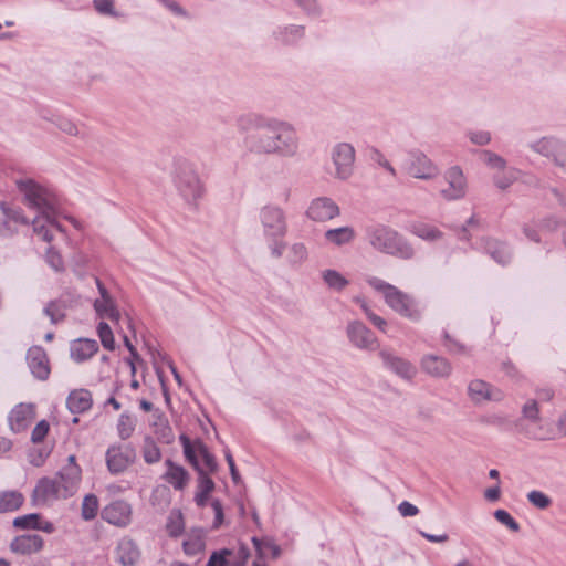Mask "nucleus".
Returning <instances> with one entry per match:
<instances>
[{"instance_id": "obj_16", "label": "nucleus", "mask_w": 566, "mask_h": 566, "mask_svg": "<svg viewBox=\"0 0 566 566\" xmlns=\"http://www.w3.org/2000/svg\"><path fill=\"white\" fill-rule=\"evenodd\" d=\"M468 397L474 405H482L489 401H501L504 394L482 379H473L468 384Z\"/></svg>"}, {"instance_id": "obj_11", "label": "nucleus", "mask_w": 566, "mask_h": 566, "mask_svg": "<svg viewBox=\"0 0 566 566\" xmlns=\"http://www.w3.org/2000/svg\"><path fill=\"white\" fill-rule=\"evenodd\" d=\"M406 170L411 177L421 180H432L439 175L438 166L421 151L410 153Z\"/></svg>"}, {"instance_id": "obj_25", "label": "nucleus", "mask_w": 566, "mask_h": 566, "mask_svg": "<svg viewBox=\"0 0 566 566\" xmlns=\"http://www.w3.org/2000/svg\"><path fill=\"white\" fill-rule=\"evenodd\" d=\"M33 231L43 241L51 242L54 238V231H62L61 226L54 218V212L40 213L32 221Z\"/></svg>"}, {"instance_id": "obj_59", "label": "nucleus", "mask_w": 566, "mask_h": 566, "mask_svg": "<svg viewBox=\"0 0 566 566\" xmlns=\"http://www.w3.org/2000/svg\"><path fill=\"white\" fill-rule=\"evenodd\" d=\"M94 7L102 14L115 15L113 0H94Z\"/></svg>"}, {"instance_id": "obj_55", "label": "nucleus", "mask_w": 566, "mask_h": 566, "mask_svg": "<svg viewBox=\"0 0 566 566\" xmlns=\"http://www.w3.org/2000/svg\"><path fill=\"white\" fill-rule=\"evenodd\" d=\"M230 555H231V551L227 549V548L221 549V551H216L210 555L207 566H227V564H228L227 557Z\"/></svg>"}, {"instance_id": "obj_2", "label": "nucleus", "mask_w": 566, "mask_h": 566, "mask_svg": "<svg viewBox=\"0 0 566 566\" xmlns=\"http://www.w3.org/2000/svg\"><path fill=\"white\" fill-rule=\"evenodd\" d=\"M368 243L378 252L389 254L402 260L415 256V249L408 240L395 229L379 224L366 231Z\"/></svg>"}, {"instance_id": "obj_24", "label": "nucleus", "mask_w": 566, "mask_h": 566, "mask_svg": "<svg viewBox=\"0 0 566 566\" xmlns=\"http://www.w3.org/2000/svg\"><path fill=\"white\" fill-rule=\"evenodd\" d=\"M44 541L38 534H24L17 536L10 543V548L13 553L20 555H31L40 552L43 548Z\"/></svg>"}, {"instance_id": "obj_51", "label": "nucleus", "mask_w": 566, "mask_h": 566, "mask_svg": "<svg viewBox=\"0 0 566 566\" xmlns=\"http://www.w3.org/2000/svg\"><path fill=\"white\" fill-rule=\"evenodd\" d=\"M520 175V170L512 168L504 175L494 176L493 181L497 188L504 190L509 188L518 178Z\"/></svg>"}, {"instance_id": "obj_13", "label": "nucleus", "mask_w": 566, "mask_h": 566, "mask_svg": "<svg viewBox=\"0 0 566 566\" xmlns=\"http://www.w3.org/2000/svg\"><path fill=\"white\" fill-rule=\"evenodd\" d=\"M346 334L350 344L363 350H375L378 340L375 334L361 322L352 321L347 324Z\"/></svg>"}, {"instance_id": "obj_33", "label": "nucleus", "mask_w": 566, "mask_h": 566, "mask_svg": "<svg viewBox=\"0 0 566 566\" xmlns=\"http://www.w3.org/2000/svg\"><path fill=\"white\" fill-rule=\"evenodd\" d=\"M206 532L203 528H192L187 538L182 543V548L186 555L196 556L205 549Z\"/></svg>"}, {"instance_id": "obj_10", "label": "nucleus", "mask_w": 566, "mask_h": 566, "mask_svg": "<svg viewBox=\"0 0 566 566\" xmlns=\"http://www.w3.org/2000/svg\"><path fill=\"white\" fill-rule=\"evenodd\" d=\"M340 208L334 199L327 196L313 198L305 210V216L313 222L324 223L337 218Z\"/></svg>"}, {"instance_id": "obj_40", "label": "nucleus", "mask_w": 566, "mask_h": 566, "mask_svg": "<svg viewBox=\"0 0 566 566\" xmlns=\"http://www.w3.org/2000/svg\"><path fill=\"white\" fill-rule=\"evenodd\" d=\"M322 277L329 289L337 292L343 291L349 284V281L336 270L323 271Z\"/></svg>"}, {"instance_id": "obj_28", "label": "nucleus", "mask_w": 566, "mask_h": 566, "mask_svg": "<svg viewBox=\"0 0 566 566\" xmlns=\"http://www.w3.org/2000/svg\"><path fill=\"white\" fill-rule=\"evenodd\" d=\"M483 249L496 263L506 265L512 259V251L507 243L488 238L483 241Z\"/></svg>"}, {"instance_id": "obj_4", "label": "nucleus", "mask_w": 566, "mask_h": 566, "mask_svg": "<svg viewBox=\"0 0 566 566\" xmlns=\"http://www.w3.org/2000/svg\"><path fill=\"white\" fill-rule=\"evenodd\" d=\"M17 187L23 195L27 205L40 213L54 212L59 205L56 195L52 189L33 179L17 180Z\"/></svg>"}, {"instance_id": "obj_3", "label": "nucleus", "mask_w": 566, "mask_h": 566, "mask_svg": "<svg viewBox=\"0 0 566 566\" xmlns=\"http://www.w3.org/2000/svg\"><path fill=\"white\" fill-rule=\"evenodd\" d=\"M366 282L373 290L379 292L385 303L399 315L411 321L421 318V308L409 294L376 276H367Z\"/></svg>"}, {"instance_id": "obj_63", "label": "nucleus", "mask_w": 566, "mask_h": 566, "mask_svg": "<svg viewBox=\"0 0 566 566\" xmlns=\"http://www.w3.org/2000/svg\"><path fill=\"white\" fill-rule=\"evenodd\" d=\"M285 250V243L280 239H272V243L270 244L271 255L275 259H279L283 255Z\"/></svg>"}, {"instance_id": "obj_17", "label": "nucleus", "mask_w": 566, "mask_h": 566, "mask_svg": "<svg viewBox=\"0 0 566 566\" xmlns=\"http://www.w3.org/2000/svg\"><path fill=\"white\" fill-rule=\"evenodd\" d=\"M102 518L115 526L125 527L132 520V506L123 500L114 501L102 510Z\"/></svg>"}, {"instance_id": "obj_8", "label": "nucleus", "mask_w": 566, "mask_h": 566, "mask_svg": "<svg viewBox=\"0 0 566 566\" xmlns=\"http://www.w3.org/2000/svg\"><path fill=\"white\" fill-rule=\"evenodd\" d=\"M443 179L447 184L441 188L440 196L447 201L461 200L468 192V180L460 166H452L446 170Z\"/></svg>"}, {"instance_id": "obj_34", "label": "nucleus", "mask_w": 566, "mask_h": 566, "mask_svg": "<svg viewBox=\"0 0 566 566\" xmlns=\"http://www.w3.org/2000/svg\"><path fill=\"white\" fill-rule=\"evenodd\" d=\"M24 502V496L15 490L0 492V513L19 510Z\"/></svg>"}, {"instance_id": "obj_49", "label": "nucleus", "mask_w": 566, "mask_h": 566, "mask_svg": "<svg viewBox=\"0 0 566 566\" xmlns=\"http://www.w3.org/2000/svg\"><path fill=\"white\" fill-rule=\"evenodd\" d=\"M40 520V514L30 513L18 516L13 520V526L20 530H36Z\"/></svg>"}, {"instance_id": "obj_47", "label": "nucleus", "mask_w": 566, "mask_h": 566, "mask_svg": "<svg viewBox=\"0 0 566 566\" xmlns=\"http://www.w3.org/2000/svg\"><path fill=\"white\" fill-rule=\"evenodd\" d=\"M97 333L103 347L107 350H114L115 339L109 325L105 322H101L97 327Z\"/></svg>"}, {"instance_id": "obj_19", "label": "nucleus", "mask_w": 566, "mask_h": 566, "mask_svg": "<svg viewBox=\"0 0 566 566\" xmlns=\"http://www.w3.org/2000/svg\"><path fill=\"white\" fill-rule=\"evenodd\" d=\"M32 497L36 504H44L63 497V490L55 478H42L36 483Z\"/></svg>"}, {"instance_id": "obj_53", "label": "nucleus", "mask_w": 566, "mask_h": 566, "mask_svg": "<svg viewBox=\"0 0 566 566\" xmlns=\"http://www.w3.org/2000/svg\"><path fill=\"white\" fill-rule=\"evenodd\" d=\"M494 517L497 522L505 525L509 530L512 532H518L520 531V524L512 517V515L505 511V510H496L494 512Z\"/></svg>"}, {"instance_id": "obj_44", "label": "nucleus", "mask_w": 566, "mask_h": 566, "mask_svg": "<svg viewBox=\"0 0 566 566\" xmlns=\"http://www.w3.org/2000/svg\"><path fill=\"white\" fill-rule=\"evenodd\" d=\"M308 251L304 243H293L287 253V261L292 265H300L307 260Z\"/></svg>"}, {"instance_id": "obj_5", "label": "nucleus", "mask_w": 566, "mask_h": 566, "mask_svg": "<svg viewBox=\"0 0 566 566\" xmlns=\"http://www.w3.org/2000/svg\"><path fill=\"white\" fill-rule=\"evenodd\" d=\"M535 154L547 158L556 168L566 174V140L556 136H543L527 144Z\"/></svg>"}, {"instance_id": "obj_26", "label": "nucleus", "mask_w": 566, "mask_h": 566, "mask_svg": "<svg viewBox=\"0 0 566 566\" xmlns=\"http://www.w3.org/2000/svg\"><path fill=\"white\" fill-rule=\"evenodd\" d=\"M166 472L164 474V479L168 482L175 490L182 491L189 483L190 476L187 470L172 462L170 459L165 461Z\"/></svg>"}, {"instance_id": "obj_45", "label": "nucleus", "mask_w": 566, "mask_h": 566, "mask_svg": "<svg viewBox=\"0 0 566 566\" xmlns=\"http://www.w3.org/2000/svg\"><path fill=\"white\" fill-rule=\"evenodd\" d=\"M98 512V499L94 494H86L82 502L81 515L83 520L91 521Z\"/></svg>"}, {"instance_id": "obj_22", "label": "nucleus", "mask_w": 566, "mask_h": 566, "mask_svg": "<svg viewBox=\"0 0 566 566\" xmlns=\"http://www.w3.org/2000/svg\"><path fill=\"white\" fill-rule=\"evenodd\" d=\"M272 116H266L258 112L242 113L235 118V126L239 133L247 134L249 132H263Z\"/></svg>"}, {"instance_id": "obj_32", "label": "nucleus", "mask_w": 566, "mask_h": 566, "mask_svg": "<svg viewBox=\"0 0 566 566\" xmlns=\"http://www.w3.org/2000/svg\"><path fill=\"white\" fill-rule=\"evenodd\" d=\"M356 232L353 227L344 226L339 228L328 229L324 232V239L327 243L335 247H342L354 241Z\"/></svg>"}, {"instance_id": "obj_31", "label": "nucleus", "mask_w": 566, "mask_h": 566, "mask_svg": "<svg viewBox=\"0 0 566 566\" xmlns=\"http://www.w3.org/2000/svg\"><path fill=\"white\" fill-rule=\"evenodd\" d=\"M92 395L86 389H77L70 392L66 406L72 413H83L92 407Z\"/></svg>"}, {"instance_id": "obj_20", "label": "nucleus", "mask_w": 566, "mask_h": 566, "mask_svg": "<svg viewBox=\"0 0 566 566\" xmlns=\"http://www.w3.org/2000/svg\"><path fill=\"white\" fill-rule=\"evenodd\" d=\"M82 470L77 463L64 465L57 473L55 480L59 481L63 490V499L72 496L80 484Z\"/></svg>"}, {"instance_id": "obj_1", "label": "nucleus", "mask_w": 566, "mask_h": 566, "mask_svg": "<svg viewBox=\"0 0 566 566\" xmlns=\"http://www.w3.org/2000/svg\"><path fill=\"white\" fill-rule=\"evenodd\" d=\"M243 145L249 154L259 157L293 159L301 154V137L295 126L274 116L263 132L247 134Z\"/></svg>"}, {"instance_id": "obj_64", "label": "nucleus", "mask_w": 566, "mask_h": 566, "mask_svg": "<svg viewBox=\"0 0 566 566\" xmlns=\"http://www.w3.org/2000/svg\"><path fill=\"white\" fill-rule=\"evenodd\" d=\"M224 455H226V460H227L229 469H230L231 478L234 483H238L240 480V475L237 470V467H235V463H234V460H233V457H232L230 450L227 449L224 452Z\"/></svg>"}, {"instance_id": "obj_18", "label": "nucleus", "mask_w": 566, "mask_h": 566, "mask_svg": "<svg viewBox=\"0 0 566 566\" xmlns=\"http://www.w3.org/2000/svg\"><path fill=\"white\" fill-rule=\"evenodd\" d=\"M27 363L31 374L39 380H46L50 376L49 358L40 346L30 347L27 353Z\"/></svg>"}, {"instance_id": "obj_41", "label": "nucleus", "mask_w": 566, "mask_h": 566, "mask_svg": "<svg viewBox=\"0 0 566 566\" xmlns=\"http://www.w3.org/2000/svg\"><path fill=\"white\" fill-rule=\"evenodd\" d=\"M94 308L98 316L107 317L112 321H118L120 317L119 311L116 307V304L113 301L105 300H95Z\"/></svg>"}, {"instance_id": "obj_57", "label": "nucleus", "mask_w": 566, "mask_h": 566, "mask_svg": "<svg viewBox=\"0 0 566 566\" xmlns=\"http://www.w3.org/2000/svg\"><path fill=\"white\" fill-rule=\"evenodd\" d=\"M48 264L55 271H62L64 263L62 256L53 248H49L45 254Z\"/></svg>"}, {"instance_id": "obj_36", "label": "nucleus", "mask_w": 566, "mask_h": 566, "mask_svg": "<svg viewBox=\"0 0 566 566\" xmlns=\"http://www.w3.org/2000/svg\"><path fill=\"white\" fill-rule=\"evenodd\" d=\"M166 531L174 538L179 537L184 533L185 521L180 510L174 509L169 512L166 521Z\"/></svg>"}, {"instance_id": "obj_46", "label": "nucleus", "mask_w": 566, "mask_h": 566, "mask_svg": "<svg viewBox=\"0 0 566 566\" xmlns=\"http://www.w3.org/2000/svg\"><path fill=\"white\" fill-rule=\"evenodd\" d=\"M480 159L490 168L504 170L506 168V160L491 150H481L479 153Z\"/></svg>"}, {"instance_id": "obj_56", "label": "nucleus", "mask_w": 566, "mask_h": 566, "mask_svg": "<svg viewBox=\"0 0 566 566\" xmlns=\"http://www.w3.org/2000/svg\"><path fill=\"white\" fill-rule=\"evenodd\" d=\"M55 125L61 132L70 136H77L80 134L77 125L67 118L59 117Z\"/></svg>"}, {"instance_id": "obj_14", "label": "nucleus", "mask_w": 566, "mask_h": 566, "mask_svg": "<svg viewBox=\"0 0 566 566\" xmlns=\"http://www.w3.org/2000/svg\"><path fill=\"white\" fill-rule=\"evenodd\" d=\"M379 357L385 368L403 380L411 381L417 375V368L409 360L397 356L388 349H381Z\"/></svg>"}, {"instance_id": "obj_50", "label": "nucleus", "mask_w": 566, "mask_h": 566, "mask_svg": "<svg viewBox=\"0 0 566 566\" xmlns=\"http://www.w3.org/2000/svg\"><path fill=\"white\" fill-rule=\"evenodd\" d=\"M465 136L476 146H486L492 140L491 133L488 130L470 129L465 133Z\"/></svg>"}, {"instance_id": "obj_21", "label": "nucleus", "mask_w": 566, "mask_h": 566, "mask_svg": "<svg viewBox=\"0 0 566 566\" xmlns=\"http://www.w3.org/2000/svg\"><path fill=\"white\" fill-rule=\"evenodd\" d=\"M35 417L34 405L19 403L9 413L8 420L13 432L24 431Z\"/></svg>"}, {"instance_id": "obj_30", "label": "nucleus", "mask_w": 566, "mask_h": 566, "mask_svg": "<svg viewBox=\"0 0 566 566\" xmlns=\"http://www.w3.org/2000/svg\"><path fill=\"white\" fill-rule=\"evenodd\" d=\"M71 358L76 363H83L93 357L98 350L96 340L84 338L71 344Z\"/></svg>"}, {"instance_id": "obj_48", "label": "nucleus", "mask_w": 566, "mask_h": 566, "mask_svg": "<svg viewBox=\"0 0 566 566\" xmlns=\"http://www.w3.org/2000/svg\"><path fill=\"white\" fill-rule=\"evenodd\" d=\"M528 502L536 509L546 510L552 504V499L544 492L532 490L526 495Z\"/></svg>"}, {"instance_id": "obj_6", "label": "nucleus", "mask_w": 566, "mask_h": 566, "mask_svg": "<svg viewBox=\"0 0 566 566\" xmlns=\"http://www.w3.org/2000/svg\"><path fill=\"white\" fill-rule=\"evenodd\" d=\"M331 160L334 166L333 177L346 181L355 171L356 149L350 143H337L331 149Z\"/></svg>"}, {"instance_id": "obj_35", "label": "nucleus", "mask_w": 566, "mask_h": 566, "mask_svg": "<svg viewBox=\"0 0 566 566\" xmlns=\"http://www.w3.org/2000/svg\"><path fill=\"white\" fill-rule=\"evenodd\" d=\"M275 39L283 44H294L304 36V27L286 25L274 32Z\"/></svg>"}, {"instance_id": "obj_58", "label": "nucleus", "mask_w": 566, "mask_h": 566, "mask_svg": "<svg viewBox=\"0 0 566 566\" xmlns=\"http://www.w3.org/2000/svg\"><path fill=\"white\" fill-rule=\"evenodd\" d=\"M49 429H50V426L46 420H41L40 422H38L31 432L32 442H34V443L41 442L48 434Z\"/></svg>"}, {"instance_id": "obj_7", "label": "nucleus", "mask_w": 566, "mask_h": 566, "mask_svg": "<svg viewBox=\"0 0 566 566\" xmlns=\"http://www.w3.org/2000/svg\"><path fill=\"white\" fill-rule=\"evenodd\" d=\"M260 222L263 234L270 239H281L287 233L285 212L275 205H266L260 210Z\"/></svg>"}, {"instance_id": "obj_29", "label": "nucleus", "mask_w": 566, "mask_h": 566, "mask_svg": "<svg viewBox=\"0 0 566 566\" xmlns=\"http://www.w3.org/2000/svg\"><path fill=\"white\" fill-rule=\"evenodd\" d=\"M198 473V485L195 494V502L199 507L206 506L210 493L214 490V482L209 478L200 463L193 467Z\"/></svg>"}, {"instance_id": "obj_61", "label": "nucleus", "mask_w": 566, "mask_h": 566, "mask_svg": "<svg viewBox=\"0 0 566 566\" xmlns=\"http://www.w3.org/2000/svg\"><path fill=\"white\" fill-rule=\"evenodd\" d=\"M398 511L405 517L415 516L419 512L418 507L408 501L401 502L398 506Z\"/></svg>"}, {"instance_id": "obj_27", "label": "nucleus", "mask_w": 566, "mask_h": 566, "mask_svg": "<svg viewBox=\"0 0 566 566\" xmlns=\"http://www.w3.org/2000/svg\"><path fill=\"white\" fill-rule=\"evenodd\" d=\"M140 556L137 545L129 538L118 542L115 558L122 566H135Z\"/></svg>"}, {"instance_id": "obj_54", "label": "nucleus", "mask_w": 566, "mask_h": 566, "mask_svg": "<svg viewBox=\"0 0 566 566\" xmlns=\"http://www.w3.org/2000/svg\"><path fill=\"white\" fill-rule=\"evenodd\" d=\"M179 440L182 444L186 459L192 464V467H198L199 461L196 455V444L192 446L190 439L185 434H181Z\"/></svg>"}, {"instance_id": "obj_12", "label": "nucleus", "mask_w": 566, "mask_h": 566, "mask_svg": "<svg viewBox=\"0 0 566 566\" xmlns=\"http://www.w3.org/2000/svg\"><path fill=\"white\" fill-rule=\"evenodd\" d=\"M106 465L112 474L124 472L136 459V451L130 444H114L106 451Z\"/></svg>"}, {"instance_id": "obj_9", "label": "nucleus", "mask_w": 566, "mask_h": 566, "mask_svg": "<svg viewBox=\"0 0 566 566\" xmlns=\"http://www.w3.org/2000/svg\"><path fill=\"white\" fill-rule=\"evenodd\" d=\"M539 422L541 415L538 403L536 400L530 399L522 407V418L517 426L520 427L521 432L526 437L536 440H545L547 437L542 431Z\"/></svg>"}, {"instance_id": "obj_60", "label": "nucleus", "mask_w": 566, "mask_h": 566, "mask_svg": "<svg viewBox=\"0 0 566 566\" xmlns=\"http://www.w3.org/2000/svg\"><path fill=\"white\" fill-rule=\"evenodd\" d=\"M306 13L317 15L319 7L316 0H294Z\"/></svg>"}, {"instance_id": "obj_39", "label": "nucleus", "mask_w": 566, "mask_h": 566, "mask_svg": "<svg viewBox=\"0 0 566 566\" xmlns=\"http://www.w3.org/2000/svg\"><path fill=\"white\" fill-rule=\"evenodd\" d=\"M196 455H199L203 462V470L209 473H214L218 470V463L214 455L209 451L208 447L201 441L196 442Z\"/></svg>"}, {"instance_id": "obj_38", "label": "nucleus", "mask_w": 566, "mask_h": 566, "mask_svg": "<svg viewBox=\"0 0 566 566\" xmlns=\"http://www.w3.org/2000/svg\"><path fill=\"white\" fill-rule=\"evenodd\" d=\"M410 232L426 241H437L442 238V232L436 227L426 223H415L410 227Z\"/></svg>"}, {"instance_id": "obj_37", "label": "nucleus", "mask_w": 566, "mask_h": 566, "mask_svg": "<svg viewBox=\"0 0 566 566\" xmlns=\"http://www.w3.org/2000/svg\"><path fill=\"white\" fill-rule=\"evenodd\" d=\"M66 308L67 303L63 297H61L49 302L43 312L50 317L52 324H56L64 319Z\"/></svg>"}, {"instance_id": "obj_23", "label": "nucleus", "mask_w": 566, "mask_h": 566, "mask_svg": "<svg viewBox=\"0 0 566 566\" xmlns=\"http://www.w3.org/2000/svg\"><path fill=\"white\" fill-rule=\"evenodd\" d=\"M421 369L433 378H448L452 366L448 359L437 355H426L420 361Z\"/></svg>"}, {"instance_id": "obj_42", "label": "nucleus", "mask_w": 566, "mask_h": 566, "mask_svg": "<svg viewBox=\"0 0 566 566\" xmlns=\"http://www.w3.org/2000/svg\"><path fill=\"white\" fill-rule=\"evenodd\" d=\"M135 427H136V419L128 413H122L119 416L118 422H117L118 437L122 440L129 439L135 431Z\"/></svg>"}, {"instance_id": "obj_43", "label": "nucleus", "mask_w": 566, "mask_h": 566, "mask_svg": "<svg viewBox=\"0 0 566 566\" xmlns=\"http://www.w3.org/2000/svg\"><path fill=\"white\" fill-rule=\"evenodd\" d=\"M143 458L146 463L154 464L161 459V452L155 440L146 437L143 446Z\"/></svg>"}, {"instance_id": "obj_15", "label": "nucleus", "mask_w": 566, "mask_h": 566, "mask_svg": "<svg viewBox=\"0 0 566 566\" xmlns=\"http://www.w3.org/2000/svg\"><path fill=\"white\" fill-rule=\"evenodd\" d=\"M176 186L180 195L188 202H195L203 192L198 175L191 169H182L177 174Z\"/></svg>"}, {"instance_id": "obj_62", "label": "nucleus", "mask_w": 566, "mask_h": 566, "mask_svg": "<svg viewBox=\"0 0 566 566\" xmlns=\"http://www.w3.org/2000/svg\"><path fill=\"white\" fill-rule=\"evenodd\" d=\"M375 161L386 169L392 177H396L397 172L396 169L392 167V165L389 163V160L379 151L376 153Z\"/></svg>"}, {"instance_id": "obj_52", "label": "nucleus", "mask_w": 566, "mask_h": 566, "mask_svg": "<svg viewBox=\"0 0 566 566\" xmlns=\"http://www.w3.org/2000/svg\"><path fill=\"white\" fill-rule=\"evenodd\" d=\"M0 209L2 210L3 214L8 219L9 223L11 221H13L15 223H21V224L29 223L28 218L23 214V211L21 209L9 208L6 206L4 202L0 203Z\"/></svg>"}]
</instances>
